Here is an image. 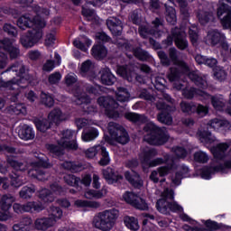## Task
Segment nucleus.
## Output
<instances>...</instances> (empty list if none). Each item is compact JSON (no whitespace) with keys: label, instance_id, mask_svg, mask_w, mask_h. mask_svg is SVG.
I'll use <instances>...</instances> for the list:
<instances>
[{"label":"nucleus","instance_id":"53","mask_svg":"<svg viewBox=\"0 0 231 231\" xmlns=\"http://www.w3.org/2000/svg\"><path fill=\"white\" fill-rule=\"evenodd\" d=\"M166 21L169 24H176V10L173 7H166Z\"/></svg>","mask_w":231,"mask_h":231},{"label":"nucleus","instance_id":"54","mask_svg":"<svg viewBox=\"0 0 231 231\" xmlns=\"http://www.w3.org/2000/svg\"><path fill=\"white\" fill-rule=\"evenodd\" d=\"M180 110L182 113H194L196 109V104L194 102L181 101L180 104Z\"/></svg>","mask_w":231,"mask_h":231},{"label":"nucleus","instance_id":"23","mask_svg":"<svg viewBox=\"0 0 231 231\" xmlns=\"http://www.w3.org/2000/svg\"><path fill=\"white\" fill-rule=\"evenodd\" d=\"M208 39L211 44V46H217L220 44L223 46L225 44V34L220 32L217 30H213L208 33Z\"/></svg>","mask_w":231,"mask_h":231},{"label":"nucleus","instance_id":"57","mask_svg":"<svg viewBox=\"0 0 231 231\" xmlns=\"http://www.w3.org/2000/svg\"><path fill=\"white\" fill-rule=\"evenodd\" d=\"M0 208L5 212H8L12 208V199L8 195H4L0 200Z\"/></svg>","mask_w":231,"mask_h":231},{"label":"nucleus","instance_id":"1","mask_svg":"<svg viewBox=\"0 0 231 231\" xmlns=\"http://www.w3.org/2000/svg\"><path fill=\"white\" fill-rule=\"evenodd\" d=\"M16 24L20 30L32 28L20 38V42L23 48H33L42 39V28L46 27V23L42 21L41 16L32 18L30 14L20 16L16 21Z\"/></svg>","mask_w":231,"mask_h":231},{"label":"nucleus","instance_id":"2","mask_svg":"<svg viewBox=\"0 0 231 231\" xmlns=\"http://www.w3.org/2000/svg\"><path fill=\"white\" fill-rule=\"evenodd\" d=\"M143 131L146 133L144 135V140L147 143H149V145L160 147L162 145H165V143L169 142V138H171L167 128L160 127L152 122L147 123L143 126Z\"/></svg>","mask_w":231,"mask_h":231},{"label":"nucleus","instance_id":"40","mask_svg":"<svg viewBox=\"0 0 231 231\" xmlns=\"http://www.w3.org/2000/svg\"><path fill=\"white\" fill-rule=\"evenodd\" d=\"M124 223L126 228H129V230L136 231L140 228V225L138 224V218L134 217H125Z\"/></svg>","mask_w":231,"mask_h":231},{"label":"nucleus","instance_id":"46","mask_svg":"<svg viewBox=\"0 0 231 231\" xmlns=\"http://www.w3.org/2000/svg\"><path fill=\"white\" fill-rule=\"evenodd\" d=\"M49 216L52 219V223H55L62 217V209L60 207L51 206L50 208Z\"/></svg>","mask_w":231,"mask_h":231},{"label":"nucleus","instance_id":"20","mask_svg":"<svg viewBox=\"0 0 231 231\" xmlns=\"http://www.w3.org/2000/svg\"><path fill=\"white\" fill-rule=\"evenodd\" d=\"M117 75L122 77L125 80L131 82L134 77V68L130 65H121L117 67Z\"/></svg>","mask_w":231,"mask_h":231},{"label":"nucleus","instance_id":"47","mask_svg":"<svg viewBox=\"0 0 231 231\" xmlns=\"http://www.w3.org/2000/svg\"><path fill=\"white\" fill-rule=\"evenodd\" d=\"M85 198L87 199H102L104 198V190L88 189L85 192Z\"/></svg>","mask_w":231,"mask_h":231},{"label":"nucleus","instance_id":"16","mask_svg":"<svg viewBox=\"0 0 231 231\" xmlns=\"http://www.w3.org/2000/svg\"><path fill=\"white\" fill-rule=\"evenodd\" d=\"M106 26L114 37H120L124 32L122 21L116 17L106 20Z\"/></svg>","mask_w":231,"mask_h":231},{"label":"nucleus","instance_id":"63","mask_svg":"<svg viewBox=\"0 0 231 231\" xmlns=\"http://www.w3.org/2000/svg\"><path fill=\"white\" fill-rule=\"evenodd\" d=\"M60 79H62V75L59 71H55L49 75L48 82L51 86H53L55 84H59V82H60Z\"/></svg>","mask_w":231,"mask_h":231},{"label":"nucleus","instance_id":"51","mask_svg":"<svg viewBox=\"0 0 231 231\" xmlns=\"http://www.w3.org/2000/svg\"><path fill=\"white\" fill-rule=\"evenodd\" d=\"M197 17L201 26H205V24L210 23V19H212L213 16L210 12H201L197 14Z\"/></svg>","mask_w":231,"mask_h":231},{"label":"nucleus","instance_id":"64","mask_svg":"<svg viewBox=\"0 0 231 231\" xmlns=\"http://www.w3.org/2000/svg\"><path fill=\"white\" fill-rule=\"evenodd\" d=\"M226 169H231V160H226L224 162V163H219L217 165V170L222 174H226Z\"/></svg>","mask_w":231,"mask_h":231},{"label":"nucleus","instance_id":"50","mask_svg":"<svg viewBox=\"0 0 231 231\" xmlns=\"http://www.w3.org/2000/svg\"><path fill=\"white\" fill-rule=\"evenodd\" d=\"M196 95H199V89L194 87L185 88L184 89H182V96L188 100H192V98H194Z\"/></svg>","mask_w":231,"mask_h":231},{"label":"nucleus","instance_id":"62","mask_svg":"<svg viewBox=\"0 0 231 231\" xmlns=\"http://www.w3.org/2000/svg\"><path fill=\"white\" fill-rule=\"evenodd\" d=\"M193 158L197 163H207V162H208V155L204 152H196Z\"/></svg>","mask_w":231,"mask_h":231},{"label":"nucleus","instance_id":"8","mask_svg":"<svg viewBox=\"0 0 231 231\" xmlns=\"http://www.w3.org/2000/svg\"><path fill=\"white\" fill-rule=\"evenodd\" d=\"M123 199L125 203L134 207L137 210H149V205L145 201V199L136 196V194L133 191H126L123 195Z\"/></svg>","mask_w":231,"mask_h":231},{"label":"nucleus","instance_id":"14","mask_svg":"<svg viewBox=\"0 0 231 231\" xmlns=\"http://www.w3.org/2000/svg\"><path fill=\"white\" fill-rule=\"evenodd\" d=\"M157 55L162 66L169 67L171 66V62H178V51L174 47L170 48L169 55L164 51H157Z\"/></svg>","mask_w":231,"mask_h":231},{"label":"nucleus","instance_id":"26","mask_svg":"<svg viewBox=\"0 0 231 231\" xmlns=\"http://www.w3.org/2000/svg\"><path fill=\"white\" fill-rule=\"evenodd\" d=\"M32 223H33V220H32V217H24L19 223L14 224L13 226L14 231H32Z\"/></svg>","mask_w":231,"mask_h":231},{"label":"nucleus","instance_id":"4","mask_svg":"<svg viewBox=\"0 0 231 231\" xmlns=\"http://www.w3.org/2000/svg\"><path fill=\"white\" fill-rule=\"evenodd\" d=\"M108 134L110 136L105 135V141L110 145H113L115 142L121 143V145H125L131 140L127 130L118 123L110 122L108 124Z\"/></svg>","mask_w":231,"mask_h":231},{"label":"nucleus","instance_id":"5","mask_svg":"<svg viewBox=\"0 0 231 231\" xmlns=\"http://www.w3.org/2000/svg\"><path fill=\"white\" fill-rule=\"evenodd\" d=\"M138 165L139 162L137 159H131L125 162L126 169H130L131 171H125V180H126V181H128V183L131 184L134 189H142L143 187V180H142L140 173L134 171Z\"/></svg>","mask_w":231,"mask_h":231},{"label":"nucleus","instance_id":"35","mask_svg":"<svg viewBox=\"0 0 231 231\" xmlns=\"http://www.w3.org/2000/svg\"><path fill=\"white\" fill-rule=\"evenodd\" d=\"M167 79L170 82H180L181 70L178 67H171L167 73Z\"/></svg>","mask_w":231,"mask_h":231},{"label":"nucleus","instance_id":"9","mask_svg":"<svg viewBox=\"0 0 231 231\" xmlns=\"http://www.w3.org/2000/svg\"><path fill=\"white\" fill-rule=\"evenodd\" d=\"M13 210L15 214H24V212H42L44 206L41 202H27L25 204L14 203Z\"/></svg>","mask_w":231,"mask_h":231},{"label":"nucleus","instance_id":"6","mask_svg":"<svg viewBox=\"0 0 231 231\" xmlns=\"http://www.w3.org/2000/svg\"><path fill=\"white\" fill-rule=\"evenodd\" d=\"M97 104L100 107H104L106 109V115L108 118H113L114 120L120 118V113L116 111L120 105L115 98H113V97H99L97 98Z\"/></svg>","mask_w":231,"mask_h":231},{"label":"nucleus","instance_id":"56","mask_svg":"<svg viewBox=\"0 0 231 231\" xmlns=\"http://www.w3.org/2000/svg\"><path fill=\"white\" fill-rule=\"evenodd\" d=\"M64 181L67 183V185H69V187L79 188V183H80V178L73 174H69L64 176Z\"/></svg>","mask_w":231,"mask_h":231},{"label":"nucleus","instance_id":"41","mask_svg":"<svg viewBox=\"0 0 231 231\" xmlns=\"http://www.w3.org/2000/svg\"><path fill=\"white\" fill-rule=\"evenodd\" d=\"M34 125L37 129V131H40V133H46L48 129H51V122L47 119H36L34 121Z\"/></svg>","mask_w":231,"mask_h":231},{"label":"nucleus","instance_id":"21","mask_svg":"<svg viewBox=\"0 0 231 231\" xmlns=\"http://www.w3.org/2000/svg\"><path fill=\"white\" fill-rule=\"evenodd\" d=\"M46 149L49 152L50 155L52 156V158H57L58 160H60V158L66 153L67 148L60 144L49 143L46 144Z\"/></svg>","mask_w":231,"mask_h":231},{"label":"nucleus","instance_id":"49","mask_svg":"<svg viewBox=\"0 0 231 231\" xmlns=\"http://www.w3.org/2000/svg\"><path fill=\"white\" fill-rule=\"evenodd\" d=\"M231 14V6L228 4L221 3L218 4L217 10V15L218 19H221L223 15H228Z\"/></svg>","mask_w":231,"mask_h":231},{"label":"nucleus","instance_id":"10","mask_svg":"<svg viewBox=\"0 0 231 231\" xmlns=\"http://www.w3.org/2000/svg\"><path fill=\"white\" fill-rule=\"evenodd\" d=\"M14 39H2L1 49L4 50V51H5V53L9 56L11 60L18 59L19 55H21V50L19 49V47H17V45H14Z\"/></svg>","mask_w":231,"mask_h":231},{"label":"nucleus","instance_id":"45","mask_svg":"<svg viewBox=\"0 0 231 231\" xmlns=\"http://www.w3.org/2000/svg\"><path fill=\"white\" fill-rule=\"evenodd\" d=\"M6 161L8 165L14 169V171H20V172H24V171H26V166L24 165V163L14 159V157H7Z\"/></svg>","mask_w":231,"mask_h":231},{"label":"nucleus","instance_id":"58","mask_svg":"<svg viewBox=\"0 0 231 231\" xmlns=\"http://www.w3.org/2000/svg\"><path fill=\"white\" fill-rule=\"evenodd\" d=\"M3 30L9 37H17V27L14 24L6 23L4 24Z\"/></svg>","mask_w":231,"mask_h":231},{"label":"nucleus","instance_id":"7","mask_svg":"<svg viewBox=\"0 0 231 231\" xmlns=\"http://www.w3.org/2000/svg\"><path fill=\"white\" fill-rule=\"evenodd\" d=\"M62 137L58 140V145H61L65 147L68 151H77L79 149V143H77V138H73L75 136V131L73 130H63Z\"/></svg>","mask_w":231,"mask_h":231},{"label":"nucleus","instance_id":"13","mask_svg":"<svg viewBox=\"0 0 231 231\" xmlns=\"http://www.w3.org/2000/svg\"><path fill=\"white\" fill-rule=\"evenodd\" d=\"M103 177L106 180L108 185H115V183H120L122 180H124V175L120 174V172L115 168L111 166L106 167L102 171Z\"/></svg>","mask_w":231,"mask_h":231},{"label":"nucleus","instance_id":"12","mask_svg":"<svg viewBox=\"0 0 231 231\" xmlns=\"http://www.w3.org/2000/svg\"><path fill=\"white\" fill-rule=\"evenodd\" d=\"M171 35L178 50L183 51L189 48V41H187V38H185L186 33L183 30H181V28L175 27L171 29Z\"/></svg>","mask_w":231,"mask_h":231},{"label":"nucleus","instance_id":"32","mask_svg":"<svg viewBox=\"0 0 231 231\" xmlns=\"http://www.w3.org/2000/svg\"><path fill=\"white\" fill-rule=\"evenodd\" d=\"M75 205L79 208H100V202L93 200L78 199L75 201Z\"/></svg>","mask_w":231,"mask_h":231},{"label":"nucleus","instance_id":"52","mask_svg":"<svg viewBox=\"0 0 231 231\" xmlns=\"http://www.w3.org/2000/svg\"><path fill=\"white\" fill-rule=\"evenodd\" d=\"M133 55L135 59H138L139 60H149V52L142 49V47H136L135 50H134Z\"/></svg>","mask_w":231,"mask_h":231},{"label":"nucleus","instance_id":"25","mask_svg":"<svg viewBox=\"0 0 231 231\" xmlns=\"http://www.w3.org/2000/svg\"><path fill=\"white\" fill-rule=\"evenodd\" d=\"M189 79L200 89H207L208 88V83L207 82V78L199 76L195 71L189 72Z\"/></svg>","mask_w":231,"mask_h":231},{"label":"nucleus","instance_id":"22","mask_svg":"<svg viewBox=\"0 0 231 231\" xmlns=\"http://www.w3.org/2000/svg\"><path fill=\"white\" fill-rule=\"evenodd\" d=\"M125 120L128 122H132V124H138L142 125L143 124H147L149 122V118L145 115L136 114L134 112H127L125 114Z\"/></svg>","mask_w":231,"mask_h":231},{"label":"nucleus","instance_id":"30","mask_svg":"<svg viewBox=\"0 0 231 231\" xmlns=\"http://www.w3.org/2000/svg\"><path fill=\"white\" fill-rule=\"evenodd\" d=\"M36 230H48L51 226H53V219L50 217L37 218L34 222Z\"/></svg>","mask_w":231,"mask_h":231},{"label":"nucleus","instance_id":"19","mask_svg":"<svg viewBox=\"0 0 231 231\" xmlns=\"http://www.w3.org/2000/svg\"><path fill=\"white\" fill-rule=\"evenodd\" d=\"M73 97L76 98V103L78 104V106H82V104L88 106L91 104V97L80 88H76L73 90Z\"/></svg>","mask_w":231,"mask_h":231},{"label":"nucleus","instance_id":"31","mask_svg":"<svg viewBox=\"0 0 231 231\" xmlns=\"http://www.w3.org/2000/svg\"><path fill=\"white\" fill-rule=\"evenodd\" d=\"M38 198L40 201L43 204L46 203H53L55 201V196H53V192L49 189H42L39 191Z\"/></svg>","mask_w":231,"mask_h":231},{"label":"nucleus","instance_id":"38","mask_svg":"<svg viewBox=\"0 0 231 231\" xmlns=\"http://www.w3.org/2000/svg\"><path fill=\"white\" fill-rule=\"evenodd\" d=\"M206 125L208 127V129H214V131H219L221 127H226V125H228V121L214 118V119H211Z\"/></svg>","mask_w":231,"mask_h":231},{"label":"nucleus","instance_id":"42","mask_svg":"<svg viewBox=\"0 0 231 231\" xmlns=\"http://www.w3.org/2000/svg\"><path fill=\"white\" fill-rule=\"evenodd\" d=\"M174 169H176V163H174V162H171L167 165L159 167L157 169V172L159 173L160 178H165V176H169V174H171V171H174Z\"/></svg>","mask_w":231,"mask_h":231},{"label":"nucleus","instance_id":"37","mask_svg":"<svg viewBox=\"0 0 231 231\" xmlns=\"http://www.w3.org/2000/svg\"><path fill=\"white\" fill-rule=\"evenodd\" d=\"M172 111L160 112L157 115V120L164 125H172Z\"/></svg>","mask_w":231,"mask_h":231},{"label":"nucleus","instance_id":"3","mask_svg":"<svg viewBox=\"0 0 231 231\" xmlns=\"http://www.w3.org/2000/svg\"><path fill=\"white\" fill-rule=\"evenodd\" d=\"M120 216V211L115 208L106 209L97 213L92 221L94 228L100 231H111L116 225V220Z\"/></svg>","mask_w":231,"mask_h":231},{"label":"nucleus","instance_id":"61","mask_svg":"<svg viewBox=\"0 0 231 231\" xmlns=\"http://www.w3.org/2000/svg\"><path fill=\"white\" fill-rule=\"evenodd\" d=\"M42 103L46 106V107H53L55 105V99H53V97L50 94H42Z\"/></svg>","mask_w":231,"mask_h":231},{"label":"nucleus","instance_id":"44","mask_svg":"<svg viewBox=\"0 0 231 231\" xmlns=\"http://www.w3.org/2000/svg\"><path fill=\"white\" fill-rule=\"evenodd\" d=\"M158 156V150L151 148L143 152V162L145 165L149 164L152 158Z\"/></svg>","mask_w":231,"mask_h":231},{"label":"nucleus","instance_id":"11","mask_svg":"<svg viewBox=\"0 0 231 231\" xmlns=\"http://www.w3.org/2000/svg\"><path fill=\"white\" fill-rule=\"evenodd\" d=\"M206 228L198 227V226H190L189 225H184V230L187 231H217V230H225V228H228V226L223 223H217L214 220L208 219L204 222Z\"/></svg>","mask_w":231,"mask_h":231},{"label":"nucleus","instance_id":"24","mask_svg":"<svg viewBox=\"0 0 231 231\" xmlns=\"http://www.w3.org/2000/svg\"><path fill=\"white\" fill-rule=\"evenodd\" d=\"M18 136L24 142L33 140L35 138V130L28 125H23L18 131Z\"/></svg>","mask_w":231,"mask_h":231},{"label":"nucleus","instance_id":"17","mask_svg":"<svg viewBox=\"0 0 231 231\" xmlns=\"http://www.w3.org/2000/svg\"><path fill=\"white\" fill-rule=\"evenodd\" d=\"M100 82L103 86H114L116 77L111 72L110 68H104L99 71Z\"/></svg>","mask_w":231,"mask_h":231},{"label":"nucleus","instance_id":"29","mask_svg":"<svg viewBox=\"0 0 231 231\" xmlns=\"http://www.w3.org/2000/svg\"><path fill=\"white\" fill-rule=\"evenodd\" d=\"M100 160L98 161V165L100 167H106L111 163V157L109 156V152H107V148L106 146H98Z\"/></svg>","mask_w":231,"mask_h":231},{"label":"nucleus","instance_id":"55","mask_svg":"<svg viewBox=\"0 0 231 231\" xmlns=\"http://www.w3.org/2000/svg\"><path fill=\"white\" fill-rule=\"evenodd\" d=\"M19 82L21 80L15 79V78L10 79L9 81L3 82V79L0 78V88H6L7 89H15L19 88Z\"/></svg>","mask_w":231,"mask_h":231},{"label":"nucleus","instance_id":"15","mask_svg":"<svg viewBox=\"0 0 231 231\" xmlns=\"http://www.w3.org/2000/svg\"><path fill=\"white\" fill-rule=\"evenodd\" d=\"M197 138L202 143H214L216 142V137L212 136V132L207 125H201L197 131Z\"/></svg>","mask_w":231,"mask_h":231},{"label":"nucleus","instance_id":"27","mask_svg":"<svg viewBox=\"0 0 231 231\" xmlns=\"http://www.w3.org/2000/svg\"><path fill=\"white\" fill-rule=\"evenodd\" d=\"M229 148L230 144L227 143H220L217 144V146L212 149L214 158L217 160H223V158H225V153Z\"/></svg>","mask_w":231,"mask_h":231},{"label":"nucleus","instance_id":"48","mask_svg":"<svg viewBox=\"0 0 231 231\" xmlns=\"http://www.w3.org/2000/svg\"><path fill=\"white\" fill-rule=\"evenodd\" d=\"M138 32L143 39H147V35H156V30L150 28L147 25L139 24Z\"/></svg>","mask_w":231,"mask_h":231},{"label":"nucleus","instance_id":"39","mask_svg":"<svg viewBox=\"0 0 231 231\" xmlns=\"http://www.w3.org/2000/svg\"><path fill=\"white\" fill-rule=\"evenodd\" d=\"M33 194H35V186L33 184L23 186L19 192V196L22 199H30Z\"/></svg>","mask_w":231,"mask_h":231},{"label":"nucleus","instance_id":"28","mask_svg":"<svg viewBox=\"0 0 231 231\" xmlns=\"http://www.w3.org/2000/svg\"><path fill=\"white\" fill-rule=\"evenodd\" d=\"M200 177L202 180H212V175L216 174L217 172H219V170H217V165L216 166H203L199 170Z\"/></svg>","mask_w":231,"mask_h":231},{"label":"nucleus","instance_id":"59","mask_svg":"<svg viewBox=\"0 0 231 231\" xmlns=\"http://www.w3.org/2000/svg\"><path fill=\"white\" fill-rule=\"evenodd\" d=\"M50 189L57 196H64L66 194V189L57 182L51 184Z\"/></svg>","mask_w":231,"mask_h":231},{"label":"nucleus","instance_id":"60","mask_svg":"<svg viewBox=\"0 0 231 231\" xmlns=\"http://www.w3.org/2000/svg\"><path fill=\"white\" fill-rule=\"evenodd\" d=\"M211 105L217 111H223V108L225 107V102L216 96L211 97Z\"/></svg>","mask_w":231,"mask_h":231},{"label":"nucleus","instance_id":"33","mask_svg":"<svg viewBox=\"0 0 231 231\" xmlns=\"http://www.w3.org/2000/svg\"><path fill=\"white\" fill-rule=\"evenodd\" d=\"M155 208L160 212V214H164V216H168L169 212V200H167V197L159 199L155 204Z\"/></svg>","mask_w":231,"mask_h":231},{"label":"nucleus","instance_id":"18","mask_svg":"<svg viewBox=\"0 0 231 231\" xmlns=\"http://www.w3.org/2000/svg\"><path fill=\"white\" fill-rule=\"evenodd\" d=\"M91 55L97 60H104L107 57V48L105 47L104 43L97 42L91 49Z\"/></svg>","mask_w":231,"mask_h":231},{"label":"nucleus","instance_id":"43","mask_svg":"<svg viewBox=\"0 0 231 231\" xmlns=\"http://www.w3.org/2000/svg\"><path fill=\"white\" fill-rule=\"evenodd\" d=\"M98 129L92 127L87 132L83 133L81 138L83 142H93V140L98 138Z\"/></svg>","mask_w":231,"mask_h":231},{"label":"nucleus","instance_id":"34","mask_svg":"<svg viewBox=\"0 0 231 231\" xmlns=\"http://www.w3.org/2000/svg\"><path fill=\"white\" fill-rule=\"evenodd\" d=\"M49 120L52 122L53 124H60V122H63L64 116L62 115V110L60 108H54L52 109L48 116Z\"/></svg>","mask_w":231,"mask_h":231},{"label":"nucleus","instance_id":"36","mask_svg":"<svg viewBox=\"0 0 231 231\" xmlns=\"http://www.w3.org/2000/svg\"><path fill=\"white\" fill-rule=\"evenodd\" d=\"M116 97L117 102H129V98H131V94L126 88L119 87L117 88Z\"/></svg>","mask_w":231,"mask_h":231}]
</instances>
